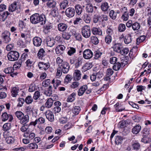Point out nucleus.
Instances as JSON below:
<instances>
[{
    "label": "nucleus",
    "instance_id": "obj_9",
    "mask_svg": "<svg viewBox=\"0 0 151 151\" xmlns=\"http://www.w3.org/2000/svg\"><path fill=\"white\" fill-rule=\"evenodd\" d=\"M19 9H20V7L18 6L17 3L14 1L9 6L8 10L9 12H12L16 11H18Z\"/></svg>",
    "mask_w": 151,
    "mask_h": 151
},
{
    "label": "nucleus",
    "instance_id": "obj_53",
    "mask_svg": "<svg viewBox=\"0 0 151 151\" xmlns=\"http://www.w3.org/2000/svg\"><path fill=\"white\" fill-rule=\"evenodd\" d=\"M105 42L108 45L110 44L112 41V37L110 35L106 36L105 38Z\"/></svg>",
    "mask_w": 151,
    "mask_h": 151
},
{
    "label": "nucleus",
    "instance_id": "obj_4",
    "mask_svg": "<svg viewBox=\"0 0 151 151\" xmlns=\"http://www.w3.org/2000/svg\"><path fill=\"white\" fill-rule=\"evenodd\" d=\"M10 35V32L9 31L5 30L2 33L1 37L4 43H7L11 40Z\"/></svg>",
    "mask_w": 151,
    "mask_h": 151
},
{
    "label": "nucleus",
    "instance_id": "obj_57",
    "mask_svg": "<svg viewBox=\"0 0 151 151\" xmlns=\"http://www.w3.org/2000/svg\"><path fill=\"white\" fill-rule=\"evenodd\" d=\"M73 78L72 76L69 74L67 75L65 77V78L64 80V83H68L70 82L72 80Z\"/></svg>",
    "mask_w": 151,
    "mask_h": 151
},
{
    "label": "nucleus",
    "instance_id": "obj_44",
    "mask_svg": "<svg viewBox=\"0 0 151 151\" xmlns=\"http://www.w3.org/2000/svg\"><path fill=\"white\" fill-rule=\"evenodd\" d=\"M81 110L80 107L79 106H76L73 109L72 112L75 115L78 114Z\"/></svg>",
    "mask_w": 151,
    "mask_h": 151
},
{
    "label": "nucleus",
    "instance_id": "obj_26",
    "mask_svg": "<svg viewBox=\"0 0 151 151\" xmlns=\"http://www.w3.org/2000/svg\"><path fill=\"white\" fill-rule=\"evenodd\" d=\"M35 134L33 132L29 133L27 131L25 133L23 136L25 137H29V139L30 140L32 139L35 137Z\"/></svg>",
    "mask_w": 151,
    "mask_h": 151
},
{
    "label": "nucleus",
    "instance_id": "obj_41",
    "mask_svg": "<svg viewBox=\"0 0 151 151\" xmlns=\"http://www.w3.org/2000/svg\"><path fill=\"white\" fill-rule=\"evenodd\" d=\"M76 52V50L75 48L73 47H70L68 48V54L70 56H71L73 55Z\"/></svg>",
    "mask_w": 151,
    "mask_h": 151
},
{
    "label": "nucleus",
    "instance_id": "obj_18",
    "mask_svg": "<svg viewBox=\"0 0 151 151\" xmlns=\"http://www.w3.org/2000/svg\"><path fill=\"white\" fill-rule=\"evenodd\" d=\"M33 42L35 46L37 47H39L41 45L42 40L40 37H35L34 38Z\"/></svg>",
    "mask_w": 151,
    "mask_h": 151
},
{
    "label": "nucleus",
    "instance_id": "obj_21",
    "mask_svg": "<svg viewBox=\"0 0 151 151\" xmlns=\"http://www.w3.org/2000/svg\"><path fill=\"white\" fill-rule=\"evenodd\" d=\"M88 88L87 85H83L81 86L78 90V94L79 96H81L84 93Z\"/></svg>",
    "mask_w": 151,
    "mask_h": 151
},
{
    "label": "nucleus",
    "instance_id": "obj_14",
    "mask_svg": "<svg viewBox=\"0 0 151 151\" xmlns=\"http://www.w3.org/2000/svg\"><path fill=\"white\" fill-rule=\"evenodd\" d=\"M45 120L44 118L42 117H40L36 120L34 122H31L30 125H33L34 126H35L37 124H42L45 123Z\"/></svg>",
    "mask_w": 151,
    "mask_h": 151
},
{
    "label": "nucleus",
    "instance_id": "obj_60",
    "mask_svg": "<svg viewBox=\"0 0 151 151\" xmlns=\"http://www.w3.org/2000/svg\"><path fill=\"white\" fill-rule=\"evenodd\" d=\"M10 14V13H9L8 11H6L3 12L1 16L3 19H4V21L7 18L8 16Z\"/></svg>",
    "mask_w": 151,
    "mask_h": 151
},
{
    "label": "nucleus",
    "instance_id": "obj_27",
    "mask_svg": "<svg viewBox=\"0 0 151 151\" xmlns=\"http://www.w3.org/2000/svg\"><path fill=\"white\" fill-rule=\"evenodd\" d=\"M93 8L96 9L97 7L94 6L93 7L92 4L87 5L86 7V12L89 13H92L93 12Z\"/></svg>",
    "mask_w": 151,
    "mask_h": 151
},
{
    "label": "nucleus",
    "instance_id": "obj_54",
    "mask_svg": "<svg viewBox=\"0 0 151 151\" xmlns=\"http://www.w3.org/2000/svg\"><path fill=\"white\" fill-rule=\"evenodd\" d=\"M132 147L134 150H137L140 149V145L139 143L137 142L133 144L132 145Z\"/></svg>",
    "mask_w": 151,
    "mask_h": 151
},
{
    "label": "nucleus",
    "instance_id": "obj_34",
    "mask_svg": "<svg viewBox=\"0 0 151 151\" xmlns=\"http://www.w3.org/2000/svg\"><path fill=\"white\" fill-rule=\"evenodd\" d=\"M19 89L16 87H14L12 88L11 92V95L13 97H16L18 95Z\"/></svg>",
    "mask_w": 151,
    "mask_h": 151
},
{
    "label": "nucleus",
    "instance_id": "obj_19",
    "mask_svg": "<svg viewBox=\"0 0 151 151\" xmlns=\"http://www.w3.org/2000/svg\"><path fill=\"white\" fill-rule=\"evenodd\" d=\"M24 56H25L24 55ZM24 57H23V55L21 56V59L19 60V61L16 62L15 63L14 65V68H15L17 69H19L21 66L22 63L25 60Z\"/></svg>",
    "mask_w": 151,
    "mask_h": 151
},
{
    "label": "nucleus",
    "instance_id": "obj_39",
    "mask_svg": "<svg viewBox=\"0 0 151 151\" xmlns=\"http://www.w3.org/2000/svg\"><path fill=\"white\" fill-rule=\"evenodd\" d=\"M45 52L43 48L40 49L37 54V56L40 59L42 58L45 55Z\"/></svg>",
    "mask_w": 151,
    "mask_h": 151
},
{
    "label": "nucleus",
    "instance_id": "obj_45",
    "mask_svg": "<svg viewBox=\"0 0 151 151\" xmlns=\"http://www.w3.org/2000/svg\"><path fill=\"white\" fill-rule=\"evenodd\" d=\"M11 125L10 123H6L3 126V129L4 131H6L11 129Z\"/></svg>",
    "mask_w": 151,
    "mask_h": 151
},
{
    "label": "nucleus",
    "instance_id": "obj_5",
    "mask_svg": "<svg viewBox=\"0 0 151 151\" xmlns=\"http://www.w3.org/2000/svg\"><path fill=\"white\" fill-rule=\"evenodd\" d=\"M65 13L68 17L72 18L75 15V10L73 8L68 7L66 9Z\"/></svg>",
    "mask_w": 151,
    "mask_h": 151
},
{
    "label": "nucleus",
    "instance_id": "obj_12",
    "mask_svg": "<svg viewBox=\"0 0 151 151\" xmlns=\"http://www.w3.org/2000/svg\"><path fill=\"white\" fill-rule=\"evenodd\" d=\"M111 48L115 52L119 53L121 50L123 48L122 45L120 43H116L114 44Z\"/></svg>",
    "mask_w": 151,
    "mask_h": 151
},
{
    "label": "nucleus",
    "instance_id": "obj_13",
    "mask_svg": "<svg viewBox=\"0 0 151 151\" xmlns=\"http://www.w3.org/2000/svg\"><path fill=\"white\" fill-rule=\"evenodd\" d=\"M4 71L6 73L10 74V76L12 77H14V76H16L17 74L16 72L14 73V69L12 67L7 68L4 69Z\"/></svg>",
    "mask_w": 151,
    "mask_h": 151
},
{
    "label": "nucleus",
    "instance_id": "obj_10",
    "mask_svg": "<svg viewBox=\"0 0 151 151\" xmlns=\"http://www.w3.org/2000/svg\"><path fill=\"white\" fill-rule=\"evenodd\" d=\"M46 118L50 122L54 120V116L53 113L49 110H47L45 113Z\"/></svg>",
    "mask_w": 151,
    "mask_h": 151
},
{
    "label": "nucleus",
    "instance_id": "obj_2",
    "mask_svg": "<svg viewBox=\"0 0 151 151\" xmlns=\"http://www.w3.org/2000/svg\"><path fill=\"white\" fill-rule=\"evenodd\" d=\"M7 56L9 60L14 61L18 59L19 57V54L17 51H12L8 53Z\"/></svg>",
    "mask_w": 151,
    "mask_h": 151
},
{
    "label": "nucleus",
    "instance_id": "obj_48",
    "mask_svg": "<svg viewBox=\"0 0 151 151\" xmlns=\"http://www.w3.org/2000/svg\"><path fill=\"white\" fill-rule=\"evenodd\" d=\"M27 148L30 150L37 149L38 145L35 143H31L27 145Z\"/></svg>",
    "mask_w": 151,
    "mask_h": 151
},
{
    "label": "nucleus",
    "instance_id": "obj_47",
    "mask_svg": "<svg viewBox=\"0 0 151 151\" xmlns=\"http://www.w3.org/2000/svg\"><path fill=\"white\" fill-rule=\"evenodd\" d=\"M129 50L127 48H123L121 50L119 53L122 55H125L129 52Z\"/></svg>",
    "mask_w": 151,
    "mask_h": 151
},
{
    "label": "nucleus",
    "instance_id": "obj_7",
    "mask_svg": "<svg viewBox=\"0 0 151 151\" xmlns=\"http://www.w3.org/2000/svg\"><path fill=\"white\" fill-rule=\"evenodd\" d=\"M93 53L91 51L88 49L85 50L83 52V57L86 59H89L93 56Z\"/></svg>",
    "mask_w": 151,
    "mask_h": 151
},
{
    "label": "nucleus",
    "instance_id": "obj_6",
    "mask_svg": "<svg viewBox=\"0 0 151 151\" xmlns=\"http://www.w3.org/2000/svg\"><path fill=\"white\" fill-rule=\"evenodd\" d=\"M1 118L3 122L9 120V121L10 122L13 120V117L11 114H8L6 112H5L2 114Z\"/></svg>",
    "mask_w": 151,
    "mask_h": 151
},
{
    "label": "nucleus",
    "instance_id": "obj_17",
    "mask_svg": "<svg viewBox=\"0 0 151 151\" xmlns=\"http://www.w3.org/2000/svg\"><path fill=\"white\" fill-rule=\"evenodd\" d=\"M39 68L42 70H46L50 67L49 63H44L43 62H40L38 65Z\"/></svg>",
    "mask_w": 151,
    "mask_h": 151
},
{
    "label": "nucleus",
    "instance_id": "obj_20",
    "mask_svg": "<svg viewBox=\"0 0 151 151\" xmlns=\"http://www.w3.org/2000/svg\"><path fill=\"white\" fill-rule=\"evenodd\" d=\"M68 27V25L64 23H60L58 25V29L59 31L63 32L66 30Z\"/></svg>",
    "mask_w": 151,
    "mask_h": 151
},
{
    "label": "nucleus",
    "instance_id": "obj_24",
    "mask_svg": "<svg viewBox=\"0 0 151 151\" xmlns=\"http://www.w3.org/2000/svg\"><path fill=\"white\" fill-rule=\"evenodd\" d=\"M53 100L51 98L47 100L45 104V106L46 108L49 109L52 107L53 103Z\"/></svg>",
    "mask_w": 151,
    "mask_h": 151
},
{
    "label": "nucleus",
    "instance_id": "obj_61",
    "mask_svg": "<svg viewBox=\"0 0 151 151\" xmlns=\"http://www.w3.org/2000/svg\"><path fill=\"white\" fill-rule=\"evenodd\" d=\"M122 19L124 21H127L129 18V13L127 12H125L122 16Z\"/></svg>",
    "mask_w": 151,
    "mask_h": 151
},
{
    "label": "nucleus",
    "instance_id": "obj_11",
    "mask_svg": "<svg viewBox=\"0 0 151 151\" xmlns=\"http://www.w3.org/2000/svg\"><path fill=\"white\" fill-rule=\"evenodd\" d=\"M81 77V73L80 70H74L73 76V78L75 81L80 80Z\"/></svg>",
    "mask_w": 151,
    "mask_h": 151
},
{
    "label": "nucleus",
    "instance_id": "obj_52",
    "mask_svg": "<svg viewBox=\"0 0 151 151\" xmlns=\"http://www.w3.org/2000/svg\"><path fill=\"white\" fill-rule=\"evenodd\" d=\"M91 41L92 43L95 45H97L99 43V40L96 36H92L91 37Z\"/></svg>",
    "mask_w": 151,
    "mask_h": 151
},
{
    "label": "nucleus",
    "instance_id": "obj_1",
    "mask_svg": "<svg viewBox=\"0 0 151 151\" xmlns=\"http://www.w3.org/2000/svg\"><path fill=\"white\" fill-rule=\"evenodd\" d=\"M30 21L33 24H37L40 23L41 25H43L45 23L46 19L44 14L40 15L38 13H35L30 17Z\"/></svg>",
    "mask_w": 151,
    "mask_h": 151
},
{
    "label": "nucleus",
    "instance_id": "obj_64",
    "mask_svg": "<svg viewBox=\"0 0 151 151\" xmlns=\"http://www.w3.org/2000/svg\"><path fill=\"white\" fill-rule=\"evenodd\" d=\"M40 96V93L38 91H36L33 95V98L35 100H37Z\"/></svg>",
    "mask_w": 151,
    "mask_h": 151
},
{
    "label": "nucleus",
    "instance_id": "obj_62",
    "mask_svg": "<svg viewBox=\"0 0 151 151\" xmlns=\"http://www.w3.org/2000/svg\"><path fill=\"white\" fill-rule=\"evenodd\" d=\"M50 80L49 79H46L42 82V85L45 87H47L50 84Z\"/></svg>",
    "mask_w": 151,
    "mask_h": 151
},
{
    "label": "nucleus",
    "instance_id": "obj_55",
    "mask_svg": "<svg viewBox=\"0 0 151 151\" xmlns=\"http://www.w3.org/2000/svg\"><path fill=\"white\" fill-rule=\"evenodd\" d=\"M15 114L16 116L19 119H22V117L24 116V114L21 111H17Z\"/></svg>",
    "mask_w": 151,
    "mask_h": 151
},
{
    "label": "nucleus",
    "instance_id": "obj_29",
    "mask_svg": "<svg viewBox=\"0 0 151 151\" xmlns=\"http://www.w3.org/2000/svg\"><path fill=\"white\" fill-rule=\"evenodd\" d=\"M29 117L28 115L27 114L25 116L24 115V116L22 117V119H20V122L23 125L27 123L29 121Z\"/></svg>",
    "mask_w": 151,
    "mask_h": 151
},
{
    "label": "nucleus",
    "instance_id": "obj_15",
    "mask_svg": "<svg viewBox=\"0 0 151 151\" xmlns=\"http://www.w3.org/2000/svg\"><path fill=\"white\" fill-rule=\"evenodd\" d=\"M127 64V61L122 62L121 64L119 63L118 62L114 64V65L113 66V68L114 70L117 71L119 69L121 66H123L124 67Z\"/></svg>",
    "mask_w": 151,
    "mask_h": 151
},
{
    "label": "nucleus",
    "instance_id": "obj_22",
    "mask_svg": "<svg viewBox=\"0 0 151 151\" xmlns=\"http://www.w3.org/2000/svg\"><path fill=\"white\" fill-rule=\"evenodd\" d=\"M68 0H63L61 1L59 4L61 9H65L68 6Z\"/></svg>",
    "mask_w": 151,
    "mask_h": 151
},
{
    "label": "nucleus",
    "instance_id": "obj_36",
    "mask_svg": "<svg viewBox=\"0 0 151 151\" xmlns=\"http://www.w3.org/2000/svg\"><path fill=\"white\" fill-rule=\"evenodd\" d=\"M117 15L116 13L114 10H111L109 12V16L113 20L116 19L117 17Z\"/></svg>",
    "mask_w": 151,
    "mask_h": 151
},
{
    "label": "nucleus",
    "instance_id": "obj_50",
    "mask_svg": "<svg viewBox=\"0 0 151 151\" xmlns=\"http://www.w3.org/2000/svg\"><path fill=\"white\" fill-rule=\"evenodd\" d=\"M55 41L53 39H47V46L52 47L55 44Z\"/></svg>",
    "mask_w": 151,
    "mask_h": 151
},
{
    "label": "nucleus",
    "instance_id": "obj_31",
    "mask_svg": "<svg viewBox=\"0 0 151 151\" xmlns=\"http://www.w3.org/2000/svg\"><path fill=\"white\" fill-rule=\"evenodd\" d=\"M141 128V127L140 125H137L132 129V132L134 134H137L140 132Z\"/></svg>",
    "mask_w": 151,
    "mask_h": 151
},
{
    "label": "nucleus",
    "instance_id": "obj_30",
    "mask_svg": "<svg viewBox=\"0 0 151 151\" xmlns=\"http://www.w3.org/2000/svg\"><path fill=\"white\" fill-rule=\"evenodd\" d=\"M140 28V23L137 22H135L133 23L132 28L134 31H138Z\"/></svg>",
    "mask_w": 151,
    "mask_h": 151
},
{
    "label": "nucleus",
    "instance_id": "obj_8",
    "mask_svg": "<svg viewBox=\"0 0 151 151\" xmlns=\"http://www.w3.org/2000/svg\"><path fill=\"white\" fill-rule=\"evenodd\" d=\"M60 68H61L63 72L64 73H67L69 70L70 68V66L69 64L66 62H64L60 65Z\"/></svg>",
    "mask_w": 151,
    "mask_h": 151
},
{
    "label": "nucleus",
    "instance_id": "obj_40",
    "mask_svg": "<svg viewBox=\"0 0 151 151\" xmlns=\"http://www.w3.org/2000/svg\"><path fill=\"white\" fill-rule=\"evenodd\" d=\"M55 82V83L54 84V87H55V89H56L58 86L60 84L61 81L57 79L55 80V79H53L52 81V83L54 84Z\"/></svg>",
    "mask_w": 151,
    "mask_h": 151
},
{
    "label": "nucleus",
    "instance_id": "obj_23",
    "mask_svg": "<svg viewBox=\"0 0 151 151\" xmlns=\"http://www.w3.org/2000/svg\"><path fill=\"white\" fill-rule=\"evenodd\" d=\"M92 32L95 35H102V31L99 28L93 27L92 29Z\"/></svg>",
    "mask_w": 151,
    "mask_h": 151
},
{
    "label": "nucleus",
    "instance_id": "obj_38",
    "mask_svg": "<svg viewBox=\"0 0 151 151\" xmlns=\"http://www.w3.org/2000/svg\"><path fill=\"white\" fill-rule=\"evenodd\" d=\"M75 9L78 14H80L82 11V8L81 6L79 4H77L75 6Z\"/></svg>",
    "mask_w": 151,
    "mask_h": 151
},
{
    "label": "nucleus",
    "instance_id": "obj_59",
    "mask_svg": "<svg viewBox=\"0 0 151 151\" xmlns=\"http://www.w3.org/2000/svg\"><path fill=\"white\" fill-rule=\"evenodd\" d=\"M70 36V35L68 32H64L62 34L63 37L66 40H69Z\"/></svg>",
    "mask_w": 151,
    "mask_h": 151
},
{
    "label": "nucleus",
    "instance_id": "obj_43",
    "mask_svg": "<svg viewBox=\"0 0 151 151\" xmlns=\"http://www.w3.org/2000/svg\"><path fill=\"white\" fill-rule=\"evenodd\" d=\"M145 35L141 36L137 39V44L139 45L141 42L144 41L145 39Z\"/></svg>",
    "mask_w": 151,
    "mask_h": 151
},
{
    "label": "nucleus",
    "instance_id": "obj_28",
    "mask_svg": "<svg viewBox=\"0 0 151 151\" xmlns=\"http://www.w3.org/2000/svg\"><path fill=\"white\" fill-rule=\"evenodd\" d=\"M102 19V17L101 16L96 14H95L93 15V22L94 23L101 22Z\"/></svg>",
    "mask_w": 151,
    "mask_h": 151
},
{
    "label": "nucleus",
    "instance_id": "obj_37",
    "mask_svg": "<svg viewBox=\"0 0 151 151\" xmlns=\"http://www.w3.org/2000/svg\"><path fill=\"white\" fill-rule=\"evenodd\" d=\"M123 139V138L122 137L117 136L116 137L115 139V143L116 145H118L121 143Z\"/></svg>",
    "mask_w": 151,
    "mask_h": 151
},
{
    "label": "nucleus",
    "instance_id": "obj_51",
    "mask_svg": "<svg viewBox=\"0 0 151 151\" xmlns=\"http://www.w3.org/2000/svg\"><path fill=\"white\" fill-rule=\"evenodd\" d=\"M132 41V40L131 35H128L125 37L124 39V42L125 44H128L131 42Z\"/></svg>",
    "mask_w": 151,
    "mask_h": 151
},
{
    "label": "nucleus",
    "instance_id": "obj_58",
    "mask_svg": "<svg viewBox=\"0 0 151 151\" xmlns=\"http://www.w3.org/2000/svg\"><path fill=\"white\" fill-rule=\"evenodd\" d=\"M126 29V26L125 24H120L118 27V30L119 32H124Z\"/></svg>",
    "mask_w": 151,
    "mask_h": 151
},
{
    "label": "nucleus",
    "instance_id": "obj_32",
    "mask_svg": "<svg viewBox=\"0 0 151 151\" xmlns=\"http://www.w3.org/2000/svg\"><path fill=\"white\" fill-rule=\"evenodd\" d=\"M92 63H86L83 67L82 69L84 71H86L91 68L92 67Z\"/></svg>",
    "mask_w": 151,
    "mask_h": 151
},
{
    "label": "nucleus",
    "instance_id": "obj_56",
    "mask_svg": "<svg viewBox=\"0 0 151 151\" xmlns=\"http://www.w3.org/2000/svg\"><path fill=\"white\" fill-rule=\"evenodd\" d=\"M25 101L26 104H29L33 102V99L31 96H29L26 97Z\"/></svg>",
    "mask_w": 151,
    "mask_h": 151
},
{
    "label": "nucleus",
    "instance_id": "obj_16",
    "mask_svg": "<svg viewBox=\"0 0 151 151\" xmlns=\"http://www.w3.org/2000/svg\"><path fill=\"white\" fill-rule=\"evenodd\" d=\"M65 48V47L63 45H58L55 49L56 53L60 55L62 54Z\"/></svg>",
    "mask_w": 151,
    "mask_h": 151
},
{
    "label": "nucleus",
    "instance_id": "obj_46",
    "mask_svg": "<svg viewBox=\"0 0 151 151\" xmlns=\"http://www.w3.org/2000/svg\"><path fill=\"white\" fill-rule=\"evenodd\" d=\"M82 59L83 58L81 57H79L77 58V61L75 63L76 68H78L81 64Z\"/></svg>",
    "mask_w": 151,
    "mask_h": 151
},
{
    "label": "nucleus",
    "instance_id": "obj_3",
    "mask_svg": "<svg viewBox=\"0 0 151 151\" xmlns=\"http://www.w3.org/2000/svg\"><path fill=\"white\" fill-rule=\"evenodd\" d=\"M83 36L85 38L89 37L91 35V31L90 27L87 25L84 26L81 29Z\"/></svg>",
    "mask_w": 151,
    "mask_h": 151
},
{
    "label": "nucleus",
    "instance_id": "obj_33",
    "mask_svg": "<svg viewBox=\"0 0 151 151\" xmlns=\"http://www.w3.org/2000/svg\"><path fill=\"white\" fill-rule=\"evenodd\" d=\"M101 7L102 11L104 12L107 11L109 8V6L107 2L102 3Z\"/></svg>",
    "mask_w": 151,
    "mask_h": 151
},
{
    "label": "nucleus",
    "instance_id": "obj_63",
    "mask_svg": "<svg viewBox=\"0 0 151 151\" xmlns=\"http://www.w3.org/2000/svg\"><path fill=\"white\" fill-rule=\"evenodd\" d=\"M102 53L99 51H96L94 52V58L95 59H97L101 55Z\"/></svg>",
    "mask_w": 151,
    "mask_h": 151
},
{
    "label": "nucleus",
    "instance_id": "obj_42",
    "mask_svg": "<svg viewBox=\"0 0 151 151\" xmlns=\"http://www.w3.org/2000/svg\"><path fill=\"white\" fill-rule=\"evenodd\" d=\"M141 141L145 143H149L151 142V139L146 136H144L142 139Z\"/></svg>",
    "mask_w": 151,
    "mask_h": 151
},
{
    "label": "nucleus",
    "instance_id": "obj_25",
    "mask_svg": "<svg viewBox=\"0 0 151 151\" xmlns=\"http://www.w3.org/2000/svg\"><path fill=\"white\" fill-rule=\"evenodd\" d=\"M56 4V2L54 0H48L46 3V5L47 7L52 8H55Z\"/></svg>",
    "mask_w": 151,
    "mask_h": 151
},
{
    "label": "nucleus",
    "instance_id": "obj_49",
    "mask_svg": "<svg viewBox=\"0 0 151 151\" xmlns=\"http://www.w3.org/2000/svg\"><path fill=\"white\" fill-rule=\"evenodd\" d=\"M62 71L61 69V68L58 67L57 70V73H56V79L59 78L62 75Z\"/></svg>",
    "mask_w": 151,
    "mask_h": 151
},
{
    "label": "nucleus",
    "instance_id": "obj_35",
    "mask_svg": "<svg viewBox=\"0 0 151 151\" xmlns=\"http://www.w3.org/2000/svg\"><path fill=\"white\" fill-rule=\"evenodd\" d=\"M76 93L73 92L68 97L67 99V101L69 102H72L75 100Z\"/></svg>",
    "mask_w": 151,
    "mask_h": 151
}]
</instances>
